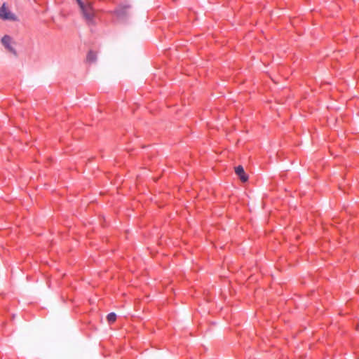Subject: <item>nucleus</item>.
<instances>
[{"label": "nucleus", "instance_id": "obj_1", "mask_svg": "<svg viewBox=\"0 0 359 359\" xmlns=\"http://www.w3.org/2000/svg\"><path fill=\"white\" fill-rule=\"evenodd\" d=\"M82 12V15L83 18L85 19L86 23L89 25H95V11L93 10L91 4L90 2H86V4L82 6V7L80 8Z\"/></svg>", "mask_w": 359, "mask_h": 359}, {"label": "nucleus", "instance_id": "obj_2", "mask_svg": "<svg viewBox=\"0 0 359 359\" xmlns=\"http://www.w3.org/2000/svg\"><path fill=\"white\" fill-rule=\"evenodd\" d=\"M0 19L3 20L17 21L18 17L13 13L4 3L0 8Z\"/></svg>", "mask_w": 359, "mask_h": 359}, {"label": "nucleus", "instance_id": "obj_3", "mask_svg": "<svg viewBox=\"0 0 359 359\" xmlns=\"http://www.w3.org/2000/svg\"><path fill=\"white\" fill-rule=\"evenodd\" d=\"M1 43L3 46L11 53L14 55H17V52L13 46L14 42L13 41L12 38L8 35H5L1 38Z\"/></svg>", "mask_w": 359, "mask_h": 359}, {"label": "nucleus", "instance_id": "obj_4", "mask_svg": "<svg viewBox=\"0 0 359 359\" xmlns=\"http://www.w3.org/2000/svg\"><path fill=\"white\" fill-rule=\"evenodd\" d=\"M235 172L240 178L241 181L243 182H245L248 180V176L245 173L243 166L238 165L235 168Z\"/></svg>", "mask_w": 359, "mask_h": 359}, {"label": "nucleus", "instance_id": "obj_5", "mask_svg": "<svg viewBox=\"0 0 359 359\" xmlns=\"http://www.w3.org/2000/svg\"><path fill=\"white\" fill-rule=\"evenodd\" d=\"M128 6H120L116 11L115 13L119 18H123L127 15Z\"/></svg>", "mask_w": 359, "mask_h": 359}, {"label": "nucleus", "instance_id": "obj_6", "mask_svg": "<svg viewBox=\"0 0 359 359\" xmlns=\"http://www.w3.org/2000/svg\"><path fill=\"white\" fill-rule=\"evenodd\" d=\"M97 59V55L93 51H90L87 55V60L88 62H94Z\"/></svg>", "mask_w": 359, "mask_h": 359}, {"label": "nucleus", "instance_id": "obj_7", "mask_svg": "<svg viewBox=\"0 0 359 359\" xmlns=\"http://www.w3.org/2000/svg\"><path fill=\"white\" fill-rule=\"evenodd\" d=\"M107 321L109 323H113L116 321V315L115 313H110L107 315Z\"/></svg>", "mask_w": 359, "mask_h": 359}, {"label": "nucleus", "instance_id": "obj_8", "mask_svg": "<svg viewBox=\"0 0 359 359\" xmlns=\"http://www.w3.org/2000/svg\"><path fill=\"white\" fill-rule=\"evenodd\" d=\"M76 1H77L78 4H79L80 8L82 7V6L86 4V3L83 2L81 0H76Z\"/></svg>", "mask_w": 359, "mask_h": 359}]
</instances>
